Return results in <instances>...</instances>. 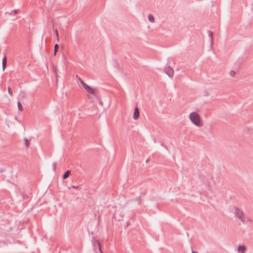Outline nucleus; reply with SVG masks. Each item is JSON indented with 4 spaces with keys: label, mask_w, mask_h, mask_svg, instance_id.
<instances>
[{
    "label": "nucleus",
    "mask_w": 253,
    "mask_h": 253,
    "mask_svg": "<svg viewBox=\"0 0 253 253\" xmlns=\"http://www.w3.org/2000/svg\"><path fill=\"white\" fill-rule=\"evenodd\" d=\"M189 119L191 122L197 126H201L202 125L201 118L198 113L193 112L189 115Z\"/></svg>",
    "instance_id": "1"
},
{
    "label": "nucleus",
    "mask_w": 253,
    "mask_h": 253,
    "mask_svg": "<svg viewBox=\"0 0 253 253\" xmlns=\"http://www.w3.org/2000/svg\"><path fill=\"white\" fill-rule=\"evenodd\" d=\"M76 78L79 80V78H80L78 75H76Z\"/></svg>",
    "instance_id": "27"
},
{
    "label": "nucleus",
    "mask_w": 253,
    "mask_h": 253,
    "mask_svg": "<svg viewBox=\"0 0 253 253\" xmlns=\"http://www.w3.org/2000/svg\"><path fill=\"white\" fill-rule=\"evenodd\" d=\"M25 144L26 147H29L30 146V143L28 141V140L26 138H24Z\"/></svg>",
    "instance_id": "14"
},
{
    "label": "nucleus",
    "mask_w": 253,
    "mask_h": 253,
    "mask_svg": "<svg viewBox=\"0 0 253 253\" xmlns=\"http://www.w3.org/2000/svg\"><path fill=\"white\" fill-rule=\"evenodd\" d=\"M55 34H56L57 37L58 38H59V35H58V31H57V29H56L55 30Z\"/></svg>",
    "instance_id": "21"
},
{
    "label": "nucleus",
    "mask_w": 253,
    "mask_h": 253,
    "mask_svg": "<svg viewBox=\"0 0 253 253\" xmlns=\"http://www.w3.org/2000/svg\"><path fill=\"white\" fill-rule=\"evenodd\" d=\"M161 145L164 147H165L167 150H169L167 146L163 142H161Z\"/></svg>",
    "instance_id": "17"
},
{
    "label": "nucleus",
    "mask_w": 253,
    "mask_h": 253,
    "mask_svg": "<svg viewBox=\"0 0 253 253\" xmlns=\"http://www.w3.org/2000/svg\"><path fill=\"white\" fill-rule=\"evenodd\" d=\"M23 199H26L27 198H28V196L27 195H23Z\"/></svg>",
    "instance_id": "24"
},
{
    "label": "nucleus",
    "mask_w": 253,
    "mask_h": 253,
    "mask_svg": "<svg viewBox=\"0 0 253 253\" xmlns=\"http://www.w3.org/2000/svg\"><path fill=\"white\" fill-rule=\"evenodd\" d=\"M192 253H198L197 252H195V251H194L193 250H192Z\"/></svg>",
    "instance_id": "26"
},
{
    "label": "nucleus",
    "mask_w": 253,
    "mask_h": 253,
    "mask_svg": "<svg viewBox=\"0 0 253 253\" xmlns=\"http://www.w3.org/2000/svg\"><path fill=\"white\" fill-rule=\"evenodd\" d=\"M53 167L54 171H55L56 169V163L55 162L53 163Z\"/></svg>",
    "instance_id": "18"
},
{
    "label": "nucleus",
    "mask_w": 253,
    "mask_h": 253,
    "mask_svg": "<svg viewBox=\"0 0 253 253\" xmlns=\"http://www.w3.org/2000/svg\"><path fill=\"white\" fill-rule=\"evenodd\" d=\"M205 96H208V95H209V93H208V92L206 91V92H205Z\"/></svg>",
    "instance_id": "25"
},
{
    "label": "nucleus",
    "mask_w": 253,
    "mask_h": 253,
    "mask_svg": "<svg viewBox=\"0 0 253 253\" xmlns=\"http://www.w3.org/2000/svg\"><path fill=\"white\" fill-rule=\"evenodd\" d=\"M234 214L236 217L238 218L243 223H245V214L242 210L237 207H234Z\"/></svg>",
    "instance_id": "2"
},
{
    "label": "nucleus",
    "mask_w": 253,
    "mask_h": 253,
    "mask_svg": "<svg viewBox=\"0 0 253 253\" xmlns=\"http://www.w3.org/2000/svg\"><path fill=\"white\" fill-rule=\"evenodd\" d=\"M18 10H17V9H15V10H14V15L18 13Z\"/></svg>",
    "instance_id": "23"
},
{
    "label": "nucleus",
    "mask_w": 253,
    "mask_h": 253,
    "mask_svg": "<svg viewBox=\"0 0 253 253\" xmlns=\"http://www.w3.org/2000/svg\"><path fill=\"white\" fill-rule=\"evenodd\" d=\"M247 248L244 245H240L238 248V251L241 253H246Z\"/></svg>",
    "instance_id": "6"
},
{
    "label": "nucleus",
    "mask_w": 253,
    "mask_h": 253,
    "mask_svg": "<svg viewBox=\"0 0 253 253\" xmlns=\"http://www.w3.org/2000/svg\"><path fill=\"white\" fill-rule=\"evenodd\" d=\"M139 117V109L137 107L135 108L133 115V118L134 120H137L138 119Z\"/></svg>",
    "instance_id": "5"
},
{
    "label": "nucleus",
    "mask_w": 253,
    "mask_h": 253,
    "mask_svg": "<svg viewBox=\"0 0 253 253\" xmlns=\"http://www.w3.org/2000/svg\"><path fill=\"white\" fill-rule=\"evenodd\" d=\"M59 48V45L58 44H55L54 45V55H55L58 51Z\"/></svg>",
    "instance_id": "11"
},
{
    "label": "nucleus",
    "mask_w": 253,
    "mask_h": 253,
    "mask_svg": "<svg viewBox=\"0 0 253 253\" xmlns=\"http://www.w3.org/2000/svg\"><path fill=\"white\" fill-rule=\"evenodd\" d=\"M230 75L232 77L234 76V75H235V72L234 71H233V70L231 71V72L230 73Z\"/></svg>",
    "instance_id": "16"
},
{
    "label": "nucleus",
    "mask_w": 253,
    "mask_h": 253,
    "mask_svg": "<svg viewBox=\"0 0 253 253\" xmlns=\"http://www.w3.org/2000/svg\"><path fill=\"white\" fill-rule=\"evenodd\" d=\"M6 60H7L6 56H4L2 59V63H6Z\"/></svg>",
    "instance_id": "15"
},
{
    "label": "nucleus",
    "mask_w": 253,
    "mask_h": 253,
    "mask_svg": "<svg viewBox=\"0 0 253 253\" xmlns=\"http://www.w3.org/2000/svg\"><path fill=\"white\" fill-rule=\"evenodd\" d=\"M6 63H2V68H3V70H4L5 69V68H6Z\"/></svg>",
    "instance_id": "20"
},
{
    "label": "nucleus",
    "mask_w": 253,
    "mask_h": 253,
    "mask_svg": "<svg viewBox=\"0 0 253 253\" xmlns=\"http://www.w3.org/2000/svg\"><path fill=\"white\" fill-rule=\"evenodd\" d=\"M70 173H71L70 170H68L66 171L63 175L62 178L63 179H67L69 177Z\"/></svg>",
    "instance_id": "7"
},
{
    "label": "nucleus",
    "mask_w": 253,
    "mask_h": 253,
    "mask_svg": "<svg viewBox=\"0 0 253 253\" xmlns=\"http://www.w3.org/2000/svg\"><path fill=\"white\" fill-rule=\"evenodd\" d=\"M17 105H18V110L20 111H22L23 109L22 104L20 102L18 101L17 102Z\"/></svg>",
    "instance_id": "10"
},
{
    "label": "nucleus",
    "mask_w": 253,
    "mask_h": 253,
    "mask_svg": "<svg viewBox=\"0 0 253 253\" xmlns=\"http://www.w3.org/2000/svg\"><path fill=\"white\" fill-rule=\"evenodd\" d=\"M7 90H8V92L9 94L11 96H13V93H12V90L11 88L9 86V87H8Z\"/></svg>",
    "instance_id": "13"
},
{
    "label": "nucleus",
    "mask_w": 253,
    "mask_h": 253,
    "mask_svg": "<svg viewBox=\"0 0 253 253\" xmlns=\"http://www.w3.org/2000/svg\"><path fill=\"white\" fill-rule=\"evenodd\" d=\"M149 162V159H147L146 161V163H148Z\"/></svg>",
    "instance_id": "28"
},
{
    "label": "nucleus",
    "mask_w": 253,
    "mask_h": 253,
    "mask_svg": "<svg viewBox=\"0 0 253 253\" xmlns=\"http://www.w3.org/2000/svg\"><path fill=\"white\" fill-rule=\"evenodd\" d=\"M71 187H72V188H73L74 189H76L79 188V186H74V185H72Z\"/></svg>",
    "instance_id": "22"
},
{
    "label": "nucleus",
    "mask_w": 253,
    "mask_h": 253,
    "mask_svg": "<svg viewBox=\"0 0 253 253\" xmlns=\"http://www.w3.org/2000/svg\"><path fill=\"white\" fill-rule=\"evenodd\" d=\"M133 201L137 202H138V204L139 205V204H140L141 203L142 200H141V198L140 197H137V198H135L133 200Z\"/></svg>",
    "instance_id": "12"
},
{
    "label": "nucleus",
    "mask_w": 253,
    "mask_h": 253,
    "mask_svg": "<svg viewBox=\"0 0 253 253\" xmlns=\"http://www.w3.org/2000/svg\"><path fill=\"white\" fill-rule=\"evenodd\" d=\"M97 244H98V247H99V250H100V252H101V253H102V251H101V247H100V243H99V242H97Z\"/></svg>",
    "instance_id": "19"
},
{
    "label": "nucleus",
    "mask_w": 253,
    "mask_h": 253,
    "mask_svg": "<svg viewBox=\"0 0 253 253\" xmlns=\"http://www.w3.org/2000/svg\"><path fill=\"white\" fill-rule=\"evenodd\" d=\"M165 72L169 77H172L173 76V70L169 66H168L165 68Z\"/></svg>",
    "instance_id": "4"
},
{
    "label": "nucleus",
    "mask_w": 253,
    "mask_h": 253,
    "mask_svg": "<svg viewBox=\"0 0 253 253\" xmlns=\"http://www.w3.org/2000/svg\"><path fill=\"white\" fill-rule=\"evenodd\" d=\"M148 20L150 22L152 23H154L155 22V18L153 16L152 14H149L148 15Z\"/></svg>",
    "instance_id": "9"
},
{
    "label": "nucleus",
    "mask_w": 253,
    "mask_h": 253,
    "mask_svg": "<svg viewBox=\"0 0 253 253\" xmlns=\"http://www.w3.org/2000/svg\"><path fill=\"white\" fill-rule=\"evenodd\" d=\"M209 36L211 39V43L212 45L213 44V33L211 31H209Z\"/></svg>",
    "instance_id": "8"
},
{
    "label": "nucleus",
    "mask_w": 253,
    "mask_h": 253,
    "mask_svg": "<svg viewBox=\"0 0 253 253\" xmlns=\"http://www.w3.org/2000/svg\"><path fill=\"white\" fill-rule=\"evenodd\" d=\"M79 81L80 82V83L82 84L84 88L85 89V90L88 92L89 93L92 94V95H95L96 94V89L94 88H92L90 86L86 84L84 81L81 79L80 78H79Z\"/></svg>",
    "instance_id": "3"
}]
</instances>
